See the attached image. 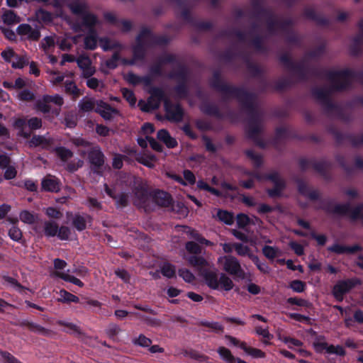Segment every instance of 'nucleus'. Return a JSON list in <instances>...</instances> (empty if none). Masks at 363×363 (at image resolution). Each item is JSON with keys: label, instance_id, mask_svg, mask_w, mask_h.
<instances>
[{"label": "nucleus", "instance_id": "obj_24", "mask_svg": "<svg viewBox=\"0 0 363 363\" xmlns=\"http://www.w3.org/2000/svg\"><path fill=\"white\" fill-rule=\"evenodd\" d=\"M303 16L309 20L315 21L319 26H327L330 24V21L323 15L318 14L312 8H306L303 10Z\"/></svg>", "mask_w": 363, "mask_h": 363}, {"label": "nucleus", "instance_id": "obj_33", "mask_svg": "<svg viewBox=\"0 0 363 363\" xmlns=\"http://www.w3.org/2000/svg\"><path fill=\"white\" fill-rule=\"evenodd\" d=\"M286 184L285 181L281 180L274 183V187L267 189V194L270 198H279L282 196V191L286 189Z\"/></svg>", "mask_w": 363, "mask_h": 363}, {"label": "nucleus", "instance_id": "obj_7", "mask_svg": "<svg viewBox=\"0 0 363 363\" xmlns=\"http://www.w3.org/2000/svg\"><path fill=\"white\" fill-rule=\"evenodd\" d=\"M313 347L317 353H323L325 350L326 353L329 354H336L340 357H344L346 354V351L342 346L337 345H328L325 342V337L324 335H319L316 337L314 342H313Z\"/></svg>", "mask_w": 363, "mask_h": 363}, {"label": "nucleus", "instance_id": "obj_52", "mask_svg": "<svg viewBox=\"0 0 363 363\" xmlns=\"http://www.w3.org/2000/svg\"><path fill=\"white\" fill-rule=\"evenodd\" d=\"M80 1L70 0L68 7L72 13H82L83 9H88L86 3Z\"/></svg>", "mask_w": 363, "mask_h": 363}, {"label": "nucleus", "instance_id": "obj_36", "mask_svg": "<svg viewBox=\"0 0 363 363\" xmlns=\"http://www.w3.org/2000/svg\"><path fill=\"white\" fill-rule=\"evenodd\" d=\"M188 262L190 265L195 267L200 272L201 269H206L208 264L207 261L201 256H196V255L190 256L188 258Z\"/></svg>", "mask_w": 363, "mask_h": 363}, {"label": "nucleus", "instance_id": "obj_53", "mask_svg": "<svg viewBox=\"0 0 363 363\" xmlns=\"http://www.w3.org/2000/svg\"><path fill=\"white\" fill-rule=\"evenodd\" d=\"M261 132L259 125L257 124H248L246 130V135L249 139L256 141Z\"/></svg>", "mask_w": 363, "mask_h": 363}, {"label": "nucleus", "instance_id": "obj_6", "mask_svg": "<svg viewBox=\"0 0 363 363\" xmlns=\"http://www.w3.org/2000/svg\"><path fill=\"white\" fill-rule=\"evenodd\" d=\"M311 95L316 100L320 102L324 107L325 111L330 113L336 112L340 106L333 102L330 99V91L325 88L313 87L311 89Z\"/></svg>", "mask_w": 363, "mask_h": 363}, {"label": "nucleus", "instance_id": "obj_29", "mask_svg": "<svg viewBox=\"0 0 363 363\" xmlns=\"http://www.w3.org/2000/svg\"><path fill=\"white\" fill-rule=\"evenodd\" d=\"M330 162L326 160L316 162L315 160H313L312 164V167L313 169L326 180L330 179L328 169L330 167Z\"/></svg>", "mask_w": 363, "mask_h": 363}, {"label": "nucleus", "instance_id": "obj_63", "mask_svg": "<svg viewBox=\"0 0 363 363\" xmlns=\"http://www.w3.org/2000/svg\"><path fill=\"white\" fill-rule=\"evenodd\" d=\"M9 236L12 240L21 242L23 233L17 225H13L9 230Z\"/></svg>", "mask_w": 363, "mask_h": 363}, {"label": "nucleus", "instance_id": "obj_27", "mask_svg": "<svg viewBox=\"0 0 363 363\" xmlns=\"http://www.w3.org/2000/svg\"><path fill=\"white\" fill-rule=\"evenodd\" d=\"M200 109L206 115L215 116L219 119L223 118V114L220 111L218 106L209 101L203 102L201 104Z\"/></svg>", "mask_w": 363, "mask_h": 363}, {"label": "nucleus", "instance_id": "obj_42", "mask_svg": "<svg viewBox=\"0 0 363 363\" xmlns=\"http://www.w3.org/2000/svg\"><path fill=\"white\" fill-rule=\"evenodd\" d=\"M44 234L48 238L55 237L58 231V225L54 221H45L43 227Z\"/></svg>", "mask_w": 363, "mask_h": 363}, {"label": "nucleus", "instance_id": "obj_31", "mask_svg": "<svg viewBox=\"0 0 363 363\" xmlns=\"http://www.w3.org/2000/svg\"><path fill=\"white\" fill-rule=\"evenodd\" d=\"M291 71L297 76L301 82H306L308 79L309 68L306 67L303 63H295L291 69Z\"/></svg>", "mask_w": 363, "mask_h": 363}, {"label": "nucleus", "instance_id": "obj_11", "mask_svg": "<svg viewBox=\"0 0 363 363\" xmlns=\"http://www.w3.org/2000/svg\"><path fill=\"white\" fill-rule=\"evenodd\" d=\"M223 259V269L228 274L240 279H244L245 272L242 269L238 259L231 255H226L219 259V262Z\"/></svg>", "mask_w": 363, "mask_h": 363}, {"label": "nucleus", "instance_id": "obj_12", "mask_svg": "<svg viewBox=\"0 0 363 363\" xmlns=\"http://www.w3.org/2000/svg\"><path fill=\"white\" fill-rule=\"evenodd\" d=\"M26 124H28L30 130H38L42 127V120L38 117H32L28 121L23 118H18L14 121V128L18 130V135L24 138H28L30 136V133L29 132H26L24 130Z\"/></svg>", "mask_w": 363, "mask_h": 363}, {"label": "nucleus", "instance_id": "obj_15", "mask_svg": "<svg viewBox=\"0 0 363 363\" xmlns=\"http://www.w3.org/2000/svg\"><path fill=\"white\" fill-rule=\"evenodd\" d=\"M94 111L106 121H111L114 115L119 114V111L117 108L112 107L109 104L103 100L96 101V106Z\"/></svg>", "mask_w": 363, "mask_h": 363}, {"label": "nucleus", "instance_id": "obj_19", "mask_svg": "<svg viewBox=\"0 0 363 363\" xmlns=\"http://www.w3.org/2000/svg\"><path fill=\"white\" fill-rule=\"evenodd\" d=\"M200 275L203 278L206 284L211 289H218V276L216 270H211L208 268L201 269Z\"/></svg>", "mask_w": 363, "mask_h": 363}, {"label": "nucleus", "instance_id": "obj_25", "mask_svg": "<svg viewBox=\"0 0 363 363\" xmlns=\"http://www.w3.org/2000/svg\"><path fill=\"white\" fill-rule=\"evenodd\" d=\"M251 5L253 9L252 16L256 18L265 16H273L272 11L263 6L261 0H251Z\"/></svg>", "mask_w": 363, "mask_h": 363}, {"label": "nucleus", "instance_id": "obj_57", "mask_svg": "<svg viewBox=\"0 0 363 363\" xmlns=\"http://www.w3.org/2000/svg\"><path fill=\"white\" fill-rule=\"evenodd\" d=\"M218 281L221 289L226 291H230L234 286L233 281L225 274L223 273L220 274Z\"/></svg>", "mask_w": 363, "mask_h": 363}, {"label": "nucleus", "instance_id": "obj_47", "mask_svg": "<svg viewBox=\"0 0 363 363\" xmlns=\"http://www.w3.org/2000/svg\"><path fill=\"white\" fill-rule=\"evenodd\" d=\"M216 216L219 220L228 225H232L234 222L233 214L225 210L218 209Z\"/></svg>", "mask_w": 363, "mask_h": 363}, {"label": "nucleus", "instance_id": "obj_8", "mask_svg": "<svg viewBox=\"0 0 363 363\" xmlns=\"http://www.w3.org/2000/svg\"><path fill=\"white\" fill-rule=\"evenodd\" d=\"M166 118L174 123H179L183 120L184 111L182 105L179 103H172L164 94V98L162 99Z\"/></svg>", "mask_w": 363, "mask_h": 363}, {"label": "nucleus", "instance_id": "obj_2", "mask_svg": "<svg viewBox=\"0 0 363 363\" xmlns=\"http://www.w3.org/2000/svg\"><path fill=\"white\" fill-rule=\"evenodd\" d=\"M327 77L332 84V89L336 91H342L351 86V79H356L363 84V70L354 71L346 68L337 71H327Z\"/></svg>", "mask_w": 363, "mask_h": 363}, {"label": "nucleus", "instance_id": "obj_10", "mask_svg": "<svg viewBox=\"0 0 363 363\" xmlns=\"http://www.w3.org/2000/svg\"><path fill=\"white\" fill-rule=\"evenodd\" d=\"M329 132L334 136L337 145H341L345 140L350 143L354 147L363 145V133L360 135H355L352 133H342L335 127H330Z\"/></svg>", "mask_w": 363, "mask_h": 363}, {"label": "nucleus", "instance_id": "obj_9", "mask_svg": "<svg viewBox=\"0 0 363 363\" xmlns=\"http://www.w3.org/2000/svg\"><path fill=\"white\" fill-rule=\"evenodd\" d=\"M358 284H360V281L357 278L338 281L333 288L332 294L336 301L342 302L345 294Z\"/></svg>", "mask_w": 363, "mask_h": 363}, {"label": "nucleus", "instance_id": "obj_14", "mask_svg": "<svg viewBox=\"0 0 363 363\" xmlns=\"http://www.w3.org/2000/svg\"><path fill=\"white\" fill-rule=\"evenodd\" d=\"M295 182L297 184V189L298 193L306 197H308L311 201H315L320 200V206L319 208H321L323 206L322 201H329L330 200L320 199V194L318 190H310L308 184L302 179L297 178L295 179Z\"/></svg>", "mask_w": 363, "mask_h": 363}, {"label": "nucleus", "instance_id": "obj_55", "mask_svg": "<svg viewBox=\"0 0 363 363\" xmlns=\"http://www.w3.org/2000/svg\"><path fill=\"white\" fill-rule=\"evenodd\" d=\"M189 235L199 244L204 245L206 246H212L213 245L211 241L206 239L201 234L194 229H191L189 231Z\"/></svg>", "mask_w": 363, "mask_h": 363}, {"label": "nucleus", "instance_id": "obj_26", "mask_svg": "<svg viewBox=\"0 0 363 363\" xmlns=\"http://www.w3.org/2000/svg\"><path fill=\"white\" fill-rule=\"evenodd\" d=\"M92 218L88 214L81 215L75 213L73 216L72 224L73 227L79 232H82L86 228L87 223H91Z\"/></svg>", "mask_w": 363, "mask_h": 363}, {"label": "nucleus", "instance_id": "obj_23", "mask_svg": "<svg viewBox=\"0 0 363 363\" xmlns=\"http://www.w3.org/2000/svg\"><path fill=\"white\" fill-rule=\"evenodd\" d=\"M18 325L21 328H27L30 331L44 336H50L51 334L50 330L28 320L20 321Z\"/></svg>", "mask_w": 363, "mask_h": 363}, {"label": "nucleus", "instance_id": "obj_21", "mask_svg": "<svg viewBox=\"0 0 363 363\" xmlns=\"http://www.w3.org/2000/svg\"><path fill=\"white\" fill-rule=\"evenodd\" d=\"M152 197L154 202L161 207H169L173 203L170 194L162 190H156Z\"/></svg>", "mask_w": 363, "mask_h": 363}, {"label": "nucleus", "instance_id": "obj_51", "mask_svg": "<svg viewBox=\"0 0 363 363\" xmlns=\"http://www.w3.org/2000/svg\"><path fill=\"white\" fill-rule=\"evenodd\" d=\"M152 340L143 334H140L137 337L132 339V343L135 346L141 347H149L152 345Z\"/></svg>", "mask_w": 363, "mask_h": 363}, {"label": "nucleus", "instance_id": "obj_3", "mask_svg": "<svg viewBox=\"0 0 363 363\" xmlns=\"http://www.w3.org/2000/svg\"><path fill=\"white\" fill-rule=\"evenodd\" d=\"M234 98L239 101L242 109L249 116V124L259 125L260 116L255 105L256 95L244 88Z\"/></svg>", "mask_w": 363, "mask_h": 363}, {"label": "nucleus", "instance_id": "obj_40", "mask_svg": "<svg viewBox=\"0 0 363 363\" xmlns=\"http://www.w3.org/2000/svg\"><path fill=\"white\" fill-rule=\"evenodd\" d=\"M65 90L67 94L72 95L74 99H77L82 94L81 90L73 81L67 80L65 82Z\"/></svg>", "mask_w": 363, "mask_h": 363}, {"label": "nucleus", "instance_id": "obj_44", "mask_svg": "<svg viewBox=\"0 0 363 363\" xmlns=\"http://www.w3.org/2000/svg\"><path fill=\"white\" fill-rule=\"evenodd\" d=\"M55 275L62 280L70 282L76 286H78L79 287H83L84 286V284L80 279L67 273L57 272H55Z\"/></svg>", "mask_w": 363, "mask_h": 363}, {"label": "nucleus", "instance_id": "obj_34", "mask_svg": "<svg viewBox=\"0 0 363 363\" xmlns=\"http://www.w3.org/2000/svg\"><path fill=\"white\" fill-rule=\"evenodd\" d=\"M1 18L3 22L8 26H11L21 21L20 17L12 10L5 11Z\"/></svg>", "mask_w": 363, "mask_h": 363}, {"label": "nucleus", "instance_id": "obj_58", "mask_svg": "<svg viewBox=\"0 0 363 363\" xmlns=\"http://www.w3.org/2000/svg\"><path fill=\"white\" fill-rule=\"evenodd\" d=\"M121 331V330L119 325L116 323H110L106 329V334L110 339L116 341L118 339L117 336Z\"/></svg>", "mask_w": 363, "mask_h": 363}, {"label": "nucleus", "instance_id": "obj_4", "mask_svg": "<svg viewBox=\"0 0 363 363\" xmlns=\"http://www.w3.org/2000/svg\"><path fill=\"white\" fill-rule=\"evenodd\" d=\"M209 84L211 88L223 93L227 97L234 98L244 89L243 87H238L223 82L220 70H215L213 72V76L210 79Z\"/></svg>", "mask_w": 363, "mask_h": 363}, {"label": "nucleus", "instance_id": "obj_18", "mask_svg": "<svg viewBox=\"0 0 363 363\" xmlns=\"http://www.w3.org/2000/svg\"><path fill=\"white\" fill-rule=\"evenodd\" d=\"M61 182L56 177L48 174L41 181V191L57 193L60 191Z\"/></svg>", "mask_w": 363, "mask_h": 363}, {"label": "nucleus", "instance_id": "obj_56", "mask_svg": "<svg viewBox=\"0 0 363 363\" xmlns=\"http://www.w3.org/2000/svg\"><path fill=\"white\" fill-rule=\"evenodd\" d=\"M242 350L254 358L265 357V353L263 351L259 349L249 347L247 344H242Z\"/></svg>", "mask_w": 363, "mask_h": 363}, {"label": "nucleus", "instance_id": "obj_35", "mask_svg": "<svg viewBox=\"0 0 363 363\" xmlns=\"http://www.w3.org/2000/svg\"><path fill=\"white\" fill-rule=\"evenodd\" d=\"M160 271L164 277L168 279L176 277V267L168 262H164L160 266Z\"/></svg>", "mask_w": 363, "mask_h": 363}, {"label": "nucleus", "instance_id": "obj_61", "mask_svg": "<svg viewBox=\"0 0 363 363\" xmlns=\"http://www.w3.org/2000/svg\"><path fill=\"white\" fill-rule=\"evenodd\" d=\"M48 104L49 102L44 95L42 99L36 101L35 108L43 113H49L51 111V106Z\"/></svg>", "mask_w": 363, "mask_h": 363}, {"label": "nucleus", "instance_id": "obj_32", "mask_svg": "<svg viewBox=\"0 0 363 363\" xmlns=\"http://www.w3.org/2000/svg\"><path fill=\"white\" fill-rule=\"evenodd\" d=\"M98 34L96 29L89 30L84 38V48L86 50H94L97 47Z\"/></svg>", "mask_w": 363, "mask_h": 363}, {"label": "nucleus", "instance_id": "obj_43", "mask_svg": "<svg viewBox=\"0 0 363 363\" xmlns=\"http://www.w3.org/2000/svg\"><path fill=\"white\" fill-rule=\"evenodd\" d=\"M296 137L297 136L295 133L284 127H279L275 130V138L277 140L296 138Z\"/></svg>", "mask_w": 363, "mask_h": 363}, {"label": "nucleus", "instance_id": "obj_46", "mask_svg": "<svg viewBox=\"0 0 363 363\" xmlns=\"http://www.w3.org/2000/svg\"><path fill=\"white\" fill-rule=\"evenodd\" d=\"M174 91L179 99H186L189 96V90L187 83L179 82L174 87Z\"/></svg>", "mask_w": 363, "mask_h": 363}, {"label": "nucleus", "instance_id": "obj_59", "mask_svg": "<svg viewBox=\"0 0 363 363\" xmlns=\"http://www.w3.org/2000/svg\"><path fill=\"white\" fill-rule=\"evenodd\" d=\"M247 68L252 77H261L263 75L262 69L258 65L250 60L247 62Z\"/></svg>", "mask_w": 363, "mask_h": 363}, {"label": "nucleus", "instance_id": "obj_5", "mask_svg": "<svg viewBox=\"0 0 363 363\" xmlns=\"http://www.w3.org/2000/svg\"><path fill=\"white\" fill-rule=\"evenodd\" d=\"M150 96L147 99V103L140 100L138 104L140 110L145 113L158 109L164 98V91L162 88L154 86L150 89Z\"/></svg>", "mask_w": 363, "mask_h": 363}, {"label": "nucleus", "instance_id": "obj_28", "mask_svg": "<svg viewBox=\"0 0 363 363\" xmlns=\"http://www.w3.org/2000/svg\"><path fill=\"white\" fill-rule=\"evenodd\" d=\"M157 138L162 142L168 148H174L178 145L177 140L172 137L166 129H160L157 131Z\"/></svg>", "mask_w": 363, "mask_h": 363}, {"label": "nucleus", "instance_id": "obj_13", "mask_svg": "<svg viewBox=\"0 0 363 363\" xmlns=\"http://www.w3.org/2000/svg\"><path fill=\"white\" fill-rule=\"evenodd\" d=\"M88 160L91 165L93 172L97 174H101L102 167L105 162V156L99 146L94 147L88 152Z\"/></svg>", "mask_w": 363, "mask_h": 363}, {"label": "nucleus", "instance_id": "obj_45", "mask_svg": "<svg viewBox=\"0 0 363 363\" xmlns=\"http://www.w3.org/2000/svg\"><path fill=\"white\" fill-rule=\"evenodd\" d=\"M245 154L252 161L255 168L258 169L262 167L263 164V159L262 155L255 153L254 150L250 149L246 150L245 151Z\"/></svg>", "mask_w": 363, "mask_h": 363}, {"label": "nucleus", "instance_id": "obj_22", "mask_svg": "<svg viewBox=\"0 0 363 363\" xmlns=\"http://www.w3.org/2000/svg\"><path fill=\"white\" fill-rule=\"evenodd\" d=\"M74 15L82 17V25L89 28V30L95 29V26L99 23L96 15L88 11V9H83L82 13H73Z\"/></svg>", "mask_w": 363, "mask_h": 363}, {"label": "nucleus", "instance_id": "obj_50", "mask_svg": "<svg viewBox=\"0 0 363 363\" xmlns=\"http://www.w3.org/2000/svg\"><path fill=\"white\" fill-rule=\"evenodd\" d=\"M252 46L260 52H267V47L264 45V37L260 35H256L250 42Z\"/></svg>", "mask_w": 363, "mask_h": 363}, {"label": "nucleus", "instance_id": "obj_17", "mask_svg": "<svg viewBox=\"0 0 363 363\" xmlns=\"http://www.w3.org/2000/svg\"><path fill=\"white\" fill-rule=\"evenodd\" d=\"M16 33L21 37L26 36V39L30 41H38L41 36L38 28H33L28 23L20 24L16 28Z\"/></svg>", "mask_w": 363, "mask_h": 363}, {"label": "nucleus", "instance_id": "obj_62", "mask_svg": "<svg viewBox=\"0 0 363 363\" xmlns=\"http://www.w3.org/2000/svg\"><path fill=\"white\" fill-rule=\"evenodd\" d=\"M116 206L117 208H124L128 205L129 203V194L126 192H121L117 194L115 199Z\"/></svg>", "mask_w": 363, "mask_h": 363}, {"label": "nucleus", "instance_id": "obj_41", "mask_svg": "<svg viewBox=\"0 0 363 363\" xmlns=\"http://www.w3.org/2000/svg\"><path fill=\"white\" fill-rule=\"evenodd\" d=\"M133 314L139 318L141 321H143L146 325L151 327H159L161 325V320L158 318H152L150 316H147L145 315H143L139 313H133Z\"/></svg>", "mask_w": 363, "mask_h": 363}, {"label": "nucleus", "instance_id": "obj_54", "mask_svg": "<svg viewBox=\"0 0 363 363\" xmlns=\"http://www.w3.org/2000/svg\"><path fill=\"white\" fill-rule=\"evenodd\" d=\"M252 262L256 265L257 269L264 274H269L270 272V267L266 262H262L259 258L255 255L251 254L249 255Z\"/></svg>", "mask_w": 363, "mask_h": 363}, {"label": "nucleus", "instance_id": "obj_30", "mask_svg": "<svg viewBox=\"0 0 363 363\" xmlns=\"http://www.w3.org/2000/svg\"><path fill=\"white\" fill-rule=\"evenodd\" d=\"M188 69L186 67L181 63L178 65V69L174 72H171L168 74V77L172 79H176L179 82L187 83L188 82Z\"/></svg>", "mask_w": 363, "mask_h": 363}, {"label": "nucleus", "instance_id": "obj_38", "mask_svg": "<svg viewBox=\"0 0 363 363\" xmlns=\"http://www.w3.org/2000/svg\"><path fill=\"white\" fill-rule=\"evenodd\" d=\"M35 16L39 22L45 24L50 23L53 21L52 13L43 9H40L37 10L35 12Z\"/></svg>", "mask_w": 363, "mask_h": 363}, {"label": "nucleus", "instance_id": "obj_60", "mask_svg": "<svg viewBox=\"0 0 363 363\" xmlns=\"http://www.w3.org/2000/svg\"><path fill=\"white\" fill-rule=\"evenodd\" d=\"M3 280L13 287L16 291L22 293L27 289L25 286L21 285L16 279L9 276H3Z\"/></svg>", "mask_w": 363, "mask_h": 363}, {"label": "nucleus", "instance_id": "obj_48", "mask_svg": "<svg viewBox=\"0 0 363 363\" xmlns=\"http://www.w3.org/2000/svg\"><path fill=\"white\" fill-rule=\"evenodd\" d=\"M217 352L220 358L227 363H235L236 357L232 354L229 349L221 346L218 348Z\"/></svg>", "mask_w": 363, "mask_h": 363}, {"label": "nucleus", "instance_id": "obj_49", "mask_svg": "<svg viewBox=\"0 0 363 363\" xmlns=\"http://www.w3.org/2000/svg\"><path fill=\"white\" fill-rule=\"evenodd\" d=\"M79 110L82 112H90L94 111L96 106V101L95 102L91 99H83L79 102Z\"/></svg>", "mask_w": 363, "mask_h": 363}, {"label": "nucleus", "instance_id": "obj_64", "mask_svg": "<svg viewBox=\"0 0 363 363\" xmlns=\"http://www.w3.org/2000/svg\"><path fill=\"white\" fill-rule=\"evenodd\" d=\"M279 249L269 245H264L262 247V254L269 259L273 260L278 256Z\"/></svg>", "mask_w": 363, "mask_h": 363}, {"label": "nucleus", "instance_id": "obj_39", "mask_svg": "<svg viewBox=\"0 0 363 363\" xmlns=\"http://www.w3.org/2000/svg\"><path fill=\"white\" fill-rule=\"evenodd\" d=\"M53 152L57 155V156L61 160V161L65 162L69 159L73 157V152L62 146L56 147L53 149Z\"/></svg>", "mask_w": 363, "mask_h": 363}, {"label": "nucleus", "instance_id": "obj_16", "mask_svg": "<svg viewBox=\"0 0 363 363\" xmlns=\"http://www.w3.org/2000/svg\"><path fill=\"white\" fill-rule=\"evenodd\" d=\"M133 193L136 199L135 202H137V205L141 208H146L147 207L149 198L150 196H152V194L149 192L147 187L140 184L135 186L133 189Z\"/></svg>", "mask_w": 363, "mask_h": 363}, {"label": "nucleus", "instance_id": "obj_37", "mask_svg": "<svg viewBox=\"0 0 363 363\" xmlns=\"http://www.w3.org/2000/svg\"><path fill=\"white\" fill-rule=\"evenodd\" d=\"M60 298H58L59 302L62 303H79V298L78 296L71 294L65 289H61L59 292Z\"/></svg>", "mask_w": 363, "mask_h": 363}, {"label": "nucleus", "instance_id": "obj_20", "mask_svg": "<svg viewBox=\"0 0 363 363\" xmlns=\"http://www.w3.org/2000/svg\"><path fill=\"white\" fill-rule=\"evenodd\" d=\"M327 250L328 252H333L337 255H353L357 252L362 251V247L358 244H355L352 246H346L335 243L333 245L328 247Z\"/></svg>", "mask_w": 363, "mask_h": 363}, {"label": "nucleus", "instance_id": "obj_1", "mask_svg": "<svg viewBox=\"0 0 363 363\" xmlns=\"http://www.w3.org/2000/svg\"><path fill=\"white\" fill-rule=\"evenodd\" d=\"M169 40L167 36L154 34L147 27H143L135 38V44L132 47L133 57L137 61H143L147 48L153 45H165Z\"/></svg>", "mask_w": 363, "mask_h": 363}]
</instances>
